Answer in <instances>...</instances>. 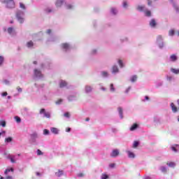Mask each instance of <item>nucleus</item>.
<instances>
[{"label": "nucleus", "mask_w": 179, "mask_h": 179, "mask_svg": "<svg viewBox=\"0 0 179 179\" xmlns=\"http://www.w3.org/2000/svg\"><path fill=\"white\" fill-rule=\"evenodd\" d=\"M20 8L22 10H17L16 12V18L19 23L24 22V13H26V9L27 7L26 5L22 2L20 3Z\"/></svg>", "instance_id": "1"}, {"label": "nucleus", "mask_w": 179, "mask_h": 179, "mask_svg": "<svg viewBox=\"0 0 179 179\" xmlns=\"http://www.w3.org/2000/svg\"><path fill=\"white\" fill-rule=\"evenodd\" d=\"M30 142L31 145H34L35 146L40 145V141H38V134L37 133H33L30 135Z\"/></svg>", "instance_id": "2"}, {"label": "nucleus", "mask_w": 179, "mask_h": 179, "mask_svg": "<svg viewBox=\"0 0 179 179\" xmlns=\"http://www.w3.org/2000/svg\"><path fill=\"white\" fill-rule=\"evenodd\" d=\"M136 9L139 12H144L145 15L148 17H150L152 16V13L150 10H148L145 6H138Z\"/></svg>", "instance_id": "3"}, {"label": "nucleus", "mask_w": 179, "mask_h": 179, "mask_svg": "<svg viewBox=\"0 0 179 179\" xmlns=\"http://www.w3.org/2000/svg\"><path fill=\"white\" fill-rule=\"evenodd\" d=\"M46 34L49 36V38L47 40L48 43H54L58 40V37L52 34V31H51V29H48L46 31Z\"/></svg>", "instance_id": "4"}, {"label": "nucleus", "mask_w": 179, "mask_h": 179, "mask_svg": "<svg viewBox=\"0 0 179 179\" xmlns=\"http://www.w3.org/2000/svg\"><path fill=\"white\" fill-rule=\"evenodd\" d=\"M44 78V75L41 73V71L38 70V69H35L34 70V76L33 78L35 80H40Z\"/></svg>", "instance_id": "5"}, {"label": "nucleus", "mask_w": 179, "mask_h": 179, "mask_svg": "<svg viewBox=\"0 0 179 179\" xmlns=\"http://www.w3.org/2000/svg\"><path fill=\"white\" fill-rule=\"evenodd\" d=\"M2 3H5L6 8H8V9H12L13 8H15V1L13 0H0Z\"/></svg>", "instance_id": "6"}, {"label": "nucleus", "mask_w": 179, "mask_h": 179, "mask_svg": "<svg viewBox=\"0 0 179 179\" xmlns=\"http://www.w3.org/2000/svg\"><path fill=\"white\" fill-rule=\"evenodd\" d=\"M39 114L43 115V118H51V114L50 112L45 111V109L44 108L40 110Z\"/></svg>", "instance_id": "7"}, {"label": "nucleus", "mask_w": 179, "mask_h": 179, "mask_svg": "<svg viewBox=\"0 0 179 179\" xmlns=\"http://www.w3.org/2000/svg\"><path fill=\"white\" fill-rule=\"evenodd\" d=\"M157 44L159 48H163V47H164V42H163V37L160 35L157 37Z\"/></svg>", "instance_id": "8"}, {"label": "nucleus", "mask_w": 179, "mask_h": 179, "mask_svg": "<svg viewBox=\"0 0 179 179\" xmlns=\"http://www.w3.org/2000/svg\"><path fill=\"white\" fill-rule=\"evenodd\" d=\"M120 155V150L114 149L110 153V157H117Z\"/></svg>", "instance_id": "9"}, {"label": "nucleus", "mask_w": 179, "mask_h": 179, "mask_svg": "<svg viewBox=\"0 0 179 179\" xmlns=\"http://www.w3.org/2000/svg\"><path fill=\"white\" fill-rule=\"evenodd\" d=\"M62 48L64 51H69L71 50V48H72V46H71V45L69 43H62Z\"/></svg>", "instance_id": "10"}, {"label": "nucleus", "mask_w": 179, "mask_h": 179, "mask_svg": "<svg viewBox=\"0 0 179 179\" xmlns=\"http://www.w3.org/2000/svg\"><path fill=\"white\" fill-rule=\"evenodd\" d=\"M65 3H66V0H57L55 2V6L57 8H61V6L64 4L65 5Z\"/></svg>", "instance_id": "11"}, {"label": "nucleus", "mask_w": 179, "mask_h": 179, "mask_svg": "<svg viewBox=\"0 0 179 179\" xmlns=\"http://www.w3.org/2000/svg\"><path fill=\"white\" fill-rule=\"evenodd\" d=\"M7 159H9V160H10L11 163H16V160H17V158H16V155H8L7 156Z\"/></svg>", "instance_id": "12"}, {"label": "nucleus", "mask_w": 179, "mask_h": 179, "mask_svg": "<svg viewBox=\"0 0 179 179\" xmlns=\"http://www.w3.org/2000/svg\"><path fill=\"white\" fill-rule=\"evenodd\" d=\"M117 111L119 113L120 118L122 120V118H124V110L122 109V108L119 107L117 108Z\"/></svg>", "instance_id": "13"}, {"label": "nucleus", "mask_w": 179, "mask_h": 179, "mask_svg": "<svg viewBox=\"0 0 179 179\" xmlns=\"http://www.w3.org/2000/svg\"><path fill=\"white\" fill-rule=\"evenodd\" d=\"M169 1H170L171 3H172L173 7L174 8L176 12L177 13H179V7H178V6H177V5L176 4V3L174 2V0H169Z\"/></svg>", "instance_id": "14"}, {"label": "nucleus", "mask_w": 179, "mask_h": 179, "mask_svg": "<svg viewBox=\"0 0 179 179\" xmlns=\"http://www.w3.org/2000/svg\"><path fill=\"white\" fill-rule=\"evenodd\" d=\"M92 90H93V87L90 85H86L85 87V92L87 94L92 93Z\"/></svg>", "instance_id": "15"}, {"label": "nucleus", "mask_w": 179, "mask_h": 179, "mask_svg": "<svg viewBox=\"0 0 179 179\" xmlns=\"http://www.w3.org/2000/svg\"><path fill=\"white\" fill-rule=\"evenodd\" d=\"M50 131L52 132V134H54L55 135H58V134H59V129L55 127H51Z\"/></svg>", "instance_id": "16"}, {"label": "nucleus", "mask_w": 179, "mask_h": 179, "mask_svg": "<svg viewBox=\"0 0 179 179\" xmlns=\"http://www.w3.org/2000/svg\"><path fill=\"white\" fill-rule=\"evenodd\" d=\"M127 156L129 159H135V154L130 150L127 151Z\"/></svg>", "instance_id": "17"}, {"label": "nucleus", "mask_w": 179, "mask_h": 179, "mask_svg": "<svg viewBox=\"0 0 179 179\" xmlns=\"http://www.w3.org/2000/svg\"><path fill=\"white\" fill-rule=\"evenodd\" d=\"M171 150H173V152H175V153H177V152H179V145H172L171 147Z\"/></svg>", "instance_id": "18"}, {"label": "nucleus", "mask_w": 179, "mask_h": 179, "mask_svg": "<svg viewBox=\"0 0 179 179\" xmlns=\"http://www.w3.org/2000/svg\"><path fill=\"white\" fill-rule=\"evenodd\" d=\"M138 128H139V124L134 123L130 127V131H134L138 129Z\"/></svg>", "instance_id": "19"}, {"label": "nucleus", "mask_w": 179, "mask_h": 179, "mask_svg": "<svg viewBox=\"0 0 179 179\" xmlns=\"http://www.w3.org/2000/svg\"><path fill=\"white\" fill-rule=\"evenodd\" d=\"M69 101H74V100H77L76 95L75 94H70L68 96Z\"/></svg>", "instance_id": "20"}, {"label": "nucleus", "mask_w": 179, "mask_h": 179, "mask_svg": "<svg viewBox=\"0 0 179 179\" xmlns=\"http://www.w3.org/2000/svg\"><path fill=\"white\" fill-rule=\"evenodd\" d=\"M7 31L10 36H13V34H15V29H13L12 27H8Z\"/></svg>", "instance_id": "21"}, {"label": "nucleus", "mask_w": 179, "mask_h": 179, "mask_svg": "<svg viewBox=\"0 0 179 179\" xmlns=\"http://www.w3.org/2000/svg\"><path fill=\"white\" fill-rule=\"evenodd\" d=\"M68 85V83L64 80H61L59 82V87H66V85Z\"/></svg>", "instance_id": "22"}, {"label": "nucleus", "mask_w": 179, "mask_h": 179, "mask_svg": "<svg viewBox=\"0 0 179 179\" xmlns=\"http://www.w3.org/2000/svg\"><path fill=\"white\" fill-rule=\"evenodd\" d=\"M177 59H178V57H177V55H171L169 57V61H171V62H176Z\"/></svg>", "instance_id": "23"}, {"label": "nucleus", "mask_w": 179, "mask_h": 179, "mask_svg": "<svg viewBox=\"0 0 179 179\" xmlns=\"http://www.w3.org/2000/svg\"><path fill=\"white\" fill-rule=\"evenodd\" d=\"M118 72H120V70L118 69V66H117L116 65L113 66L112 67V73H118Z\"/></svg>", "instance_id": "24"}, {"label": "nucleus", "mask_w": 179, "mask_h": 179, "mask_svg": "<svg viewBox=\"0 0 179 179\" xmlns=\"http://www.w3.org/2000/svg\"><path fill=\"white\" fill-rule=\"evenodd\" d=\"M64 176V171L62 170H59L57 172H55V176L56 177H62Z\"/></svg>", "instance_id": "25"}, {"label": "nucleus", "mask_w": 179, "mask_h": 179, "mask_svg": "<svg viewBox=\"0 0 179 179\" xmlns=\"http://www.w3.org/2000/svg\"><path fill=\"white\" fill-rule=\"evenodd\" d=\"M38 36H43V32H39L38 34H34L32 35V38H35V40H40Z\"/></svg>", "instance_id": "26"}, {"label": "nucleus", "mask_w": 179, "mask_h": 179, "mask_svg": "<svg viewBox=\"0 0 179 179\" xmlns=\"http://www.w3.org/2000/svg\"><path fill=\"white\" fill-rule=\"evenodd\" d=\"M166 164L169 167H171L172 169H174V167H176V162H167Z\"/></svg>", "instance_id": "27"}, {"label": "nucleus", "mask_w": 179, "mask_h": 179, "mask_svg": "<svg viewBox=\"0 0 179 179\" xmlns=\"http://www.w3.org/2000/svg\"><path fill=\"white\" fill-rule=\"evenodd\" d=\"M171 72H172V73H174L175 75H179V69L171 68Z\"/></svg>", "instance_id": "28"}, {"label": "nucleus", "mask_w": 179, "mask_h": 179, "mask_svg": "<svg viewBox=\"0 0 179 179\" xmlns=\"http://www.w3.org/2000/svg\"><path fill=\"white\" fill-rule=\"evenodd\" d=\"M13 171H14L13 168H9V169H6V171L4 172V174L6 176H8V174H9V173H10V172L13 173Z\"/></svg>", "instance_id": "29"}, {"label": "nucleus", "mask_w": 179, "mask_h": 179, "mask_svg": "<svg viewBox=\"0 0 179 179\" xmlns=\"http://www.w3.org/2000/svg\"><path fill=\"white\" fill-rule=\"evenodd\" d=\"M138 80V76H132L131 77H130V82H131V83H135V82Z\"/></svg>", "instance_id": "30"}, {"label": "nucleus", "mask_w": 179, "mask_h": 179, "mask_svg": "<svg viewBox=\"0 0 179 179\" xmlns=\"http://www.w3.org/2000/svg\"><path fill=\"white\" fill-rule=\"evenodd\" d=\"M171 108L173 113H177V108L176 107V105H174V103H171Z\"/></svg>", "instance_id": "31"}, {"label": "nucleus", "mask_w": 179, "mask_h": 179, "mask_svg": "<svg viewBox=\"0 0 179 179\" xmlns=\"http://www.w3.org/2000/svg\"><path fill=\"white\" fill-rule=\"evenodd\" d=\"M66 9H73V4L68 3L66 1L65 3Z\"/></svg>", "instance_id": "32"}, {"label": "nucleus", "mask_w": 179, "mask_h": 179, "mask_svg": "<svg viewBox=\"0 0 179 179\" xmlns=\"http://www.w3.org/2000/svg\"><path fill=\"white\" fill-rule=\"evenodd\" d=\"M33 45H34V43H33V41H29L27 43V47L28 48H31V47H33Z\"/></svg>", "instance_id": "33"}, {"label": "nucleus", "mask_w": 179, "mask_h": 179, "mask_svg": "<svg viewBox=\"0 0 179 179\" xmlns=\"http://www.w3.org/2000/svg\"><path fill=\"white\" fill-rule=\"evenodd\" d=\"M110 13H112V15H117V13H118V10L115 8H112L110 9Z\"/></svg>", "instance_id": "34"}, {"label": "nucleus", "mask_w": 179, "mask_h": 179, "mask_svg": "<svg viewBox=\"0 0 179 179\" xmlns=\"http://www.w3.org/2000/svg\"><path fill=\"white\" fill-rule=\"evenodd\" d=\"M101 75L103 78H108V72L107 71H101Z\"/></svg>", "instance_id": "35"}, {"label": "nucleus", "mask_w": 179, "mask_h": 179, "mask_svg": "<svg viewBox=\"0 0 179 179\" xmlns=\"http://www.w3.org/2000/svg\"><path fill=\"white\" fill-rule=\"evenodd\" d=\"M139 146V141H135L133 143V148L134 149H136Z\"/></svg>", "instance_id": "36"}, {"label": "nucleus", "mask_w": 179, "mask_h": 179, "mask_svg": "<svg viewBox=\"0 0 179 179\" xmlns=\"http://www.w3.org/2000/svg\"><path fill=\"white\" fill-rule=\"evenodd\" d=\"M150 26L151 27H155L156 26V21L155 20H152L150 22Z\"/></svg>", "instance_id": "37"}, {"label": "nucleus", "mask_w": 179, "mask_h": 179, "mask_svg": "<svg viewBox=\"0 0 179 179\" xmlns=\"http://www.w3.org/2000/svg\"><path fill=\"white\" fill-rule=\"evenodd\" d=\"M159 170L162 173H167V168L166 166H161Z\"/></svg>", "instance_id": "38"}, {"label": "nucleus", "mask_w": 179, "mask_h": 179, "mask_svg": "<svg viewBox=\"0 0 179 179\" xmlns=\"http://www.w3.org/2000/svg\"><path fill=\"white\" fill-rule=\"evenodd\" d=\"M110 92H111V93H114V92H115V87H114V84H110Z\"/></svg>", "instance_id": "39"}, {"label": "nucleus", "mask_w": 179, "mask_h": 179, "mask_svg": "<svg viewBox=\"0 0 179 179\" xmlns=\"http://www.w3.org/2000/svg\"><path fill=\"white\" fill-rule=\"evenodd\" d=\"M150 100V98H149V96H144V98H143L141 99V101H143V103L146 102V101H149Z\"/></svg>", "instance_id": "40"}, {"label": "nucleus", "mask_w": 179, "mask_h": 179, "mask_svg": "<svg viewBox=\"0 0 179 179\" xmlns=\"http://www.w3.org/2000/svg\"><path fill=\"white\" fill-rule=\"evenodd\" d=\"M3 83H4V85H6L7 86H9L10 85V81L8 79H4L3 80Z\"/></svg>", "instance_id": "41"}, {"label": "nucleus", "mask_w": 179, "mask_h": 179, "mask_svg": "<svg viewBox=\"0 0 179 179\" xmlns=\"http://www.w3.org/2000/svg\"><path fill=\"white\" fill-rule=\"evenodd\" d=\"M0 127L5 128V127H6V122L5 120H0Z\"/></svg>", "instance_id": "42"}, {"label": "nucleus", "mask_w": 179, "mask_h": 179, "mask_svg": "<svg viewBox=\"0 0 179 179\" xmlns=\"http://www.w3.org/2000/svg\"><path fill=\"white\" fill-rule=\"evenodd\" d=\"M12 141H13V138H12V137H8L5 139V142H6L7 143L12 142Z\"/></svg>", "instance_id": "43"}, {"label": "nucleus", "mask_w": 179, "mask_h": 179, "mask_svg": "<svg viewBox=\"0 0 179 179\" xmlns=\"http://www.w3.org/2000/svg\"><path fill=\"white\" fill-rule=\"evenodd\" d=\"M176 31H174V29H171L169 31V36H173L175 34Z\"/></svg>", "instance_id": "44"}, {"label": "nucleus", "mask_w": 179, "mask_h": 179, "mask_svg": "<svg viewBox=\"0 0 179 179\" xmlns=\"http://www.w3.org/2000/svg\"><path fill=\"white\" fill-rule=\"evenodd\" d=\"M15 120L16 122H17V124H19L22 122V119H20V117H19L18 116H15Z\"/></svg>", "instance_id": "45"}, {"label": "nucleus", "mask_w": 179, "mask_h": 179, "mask_svg": "<svg viewBox=\"0 0 179 179\" xmlns=\"http://www.w3.org/2000/svg\"><path fill=\"white\" fill-rule=\"evenodd\" d=\"M3 61H5L3 56H0V66H1L2 64H3Z\"/></svg>", "instance_id": "46"}, {"label": "nucleus", "mask_w": 179, "mask_h": 179, "mask_svg": "<svg viewBox=\"0 0 179 179\" xmlns=\"http://www.w3.org/2000/svg\"><path fill=\"white\" fill-rule=\"evenodd\" d=\"M101 179H108V175L103 173L101 176Z\"/></svg>", "instance_id": "47"}, {"label": "nucleus", "mask_w": 179, "mask_h": 179, "mask_svg": "<svg viewBox=\"0 0 179 179\" xmlns=\"http://www.w3.org/2000/svg\"><path fill=\"white\" fill-rule=\"evenodd\" d=\"M122 6L124 8H128V2H127V1H124L123 3H122Z\"/></svg>", "instance_id": "48"}, {"label": "nucleus", "mask_w": 179, "mask_h": 179, "mask_svg": "<svg viewBox=\"0 0 179 179\" xmlns=\"http://www.w3.org/2000/svg\"><path fill=\"white\" fill-rule=\"evenodd\" d=\"M118 64L120 68H124V63H122V60L119 59L118 60Z\"/></svg>", "instance_id": "49"}, {"label": "nucleus", "mask_w": 179, "mask_h": 179, "mask_svg": "<svg viewBox=\"0 0 179 179\" xmlns=\"http://www.w3.org/2000/svg\"><path fill=\"white\" fill-rule=\"evenodd\" d=\"M43 135H50V131L47 129L43 130Z\"/></svg>", "instance_id": "50"}, {"label": "nucleus", "mask_w": 179, "mask_h": 179, "mask_svg": "<svg viewBox=\"0 0 179 179\" xmlns=\"http://www.w3.org/2000/svg\"><path fill=\"white\" fill-rule=\"evenodd\" d=\"M45 12H46L47 13H51L52 12V8H45Z\"/></svg>", "instance_id": "51"}, {"label": "nucleus", "mask_w": 179, "mask_h": 179, "mask_svg": "<svg viewBox=\"0 0 179 179\" xmlns=\"http://www.w3.org/2000/svg\"><path fill=\"white\" fill-rule=\"evenodd\" d=\"M36 153H37L38 156H43V153L42 152V151L40 150H36Z\"/></svg>", "instance_id": "52"}, {"label": "nucleus", "mask_w": 179, "mask_h": 179, "mask_svg": "<svg viewBox=\"0 0 179 179\" xmlns=\"http://www.w3.org/2000/svg\"><path fill=\"white\" fill-rule=\"evenodd\" d=\"M95 54H97V50L96 49H93L91 51V55H95Z\"/></svg>", "instance_id": "53"}, {"label": "nucleus", "mask_w": 179, "mask_h": 179, "mask_svg": "<svg viewBox=\"0 0 179 179\" xmlns=\"http://www.w3.org/2000/svg\"><path fill=\"white\" fill-rule=\"evenodd\" d=\"M167 80H169V82H173V80H174V78L172 76H168Z\"/></svg>", "instance_id": "54"}, {"label": "nucleus", "mask_w": 179, "mask_h": 179, "mask_svg": "<svg viewBox=\"0 0 179 179\" xmlns=\"http://www.w3.org/2000/svg\"><path fill=\"white\" fill-rule=\"evenodd\" d=\"M62 101H63L62 99H58V100L56 101V104H57V105L62 104Z\"/></svg>", "instance_id": "55"}, {"label": "nucleus", "mask_w": 179, "mask_h": 179, "mask_svg": "<svg viewBox=\"0 0 179 179\" xmlns=\"http://www.w3.org/2000/svg\"><path fill=\"white\" fill-rule=\"evenodd\" d=\"M1 96H2V97H6V96H8V92H4L1 93Z\"/></svg>", "instance_id": "56"}, {"label": "nucleus", "mask_w": 179, "mask_h": 179, "mask_svg": "<svg viewBox=\"0 0 179 179\" xmlns=\"http://www.w3.org/2000/svg\"><path fill=\"white\" fill-rule=\"evenodd\" d=\"M64 117H66V118H69V117H71V115L69 114V113H65Z\"/></svg>", "instance_id": "57"}, {"label": "nucleus", "mask_w": 179, "mask_h": 179, "mask_svg": "<svg viewBox=\"0 0 179 179\" xmlns=\"http://www.w3.org/2000/svg\"><path fill=\"white\" fill-rule=\"evenodd\" d=\"M110 169H114L115 167V164H109Z\"/></svg>", "instance_id": "58"}, {"label": "nucleus", "mask_w": 179, "mask_h": 179, "mask_svg": "<svg viewBox=\"0 0 179 179\" xmlns=\"http://www.w3.org/2000/svg\"><path fill=\"white\" fill-rule=\"evenodd\" d=\"M17 92H18V93H22V88H20V87H17Z\"/></svg>", "instance_id": "59"}, {"label": "nucleus", "mask_w": 179, "mask_h": 179, "mask_svg": "<svg viewBox=\"0 0 179 179\" xmlns=\"http://www.w3.org/2000/svg\"><path fill=\"white\" fill-rule=\"evenodd\" d=\"M130 90H131V87H128L125 90V93H129Z\"/></svg>", "instance_id": "60"}, {"label": "nucleus", "mask_w": 179, "mask_h": 179, "mask_svg": "<svg viewBox=\"0 0 179 179\" xmlns=\"http://www.w3.org/2000/svg\"><path fill=\"white\" fill-rule=\"evenodd\" d=\"M162 85H163V83H162V82H159V83H158L157 84V87H160V86H162Z\"/></svg>", "instance_id": "61"}, {"label": "nucleus", "mask_w": 179, "mask_h": 179, "mask_svg": "<svg viewBox=\"0 0 179 179\" xmlns=\"http://www.w3.org/2000/svg\"><path fill=\"white\" fill-rule=\"evenodd\" d=\"M66 132H71V128L70 127L66 128Z\"/></svg>", "instance_id": "62"}, {"label": "nucleus", "mask_w": 179, "mask_h": 179, "mask_svg": "<svg viewBox=\"0 0 179 179\" xmlns=\"http://www.w3.org/2000/svg\"><path fill=\"white\" fill-rule=\"evenodd\" d=\"M6 179H13V178L12 176H7Z\"/></svg>", "instance_id": "63"}, {"label": "nucleus", "mask_w": 179, "mask_h": 179, "mask_svg": "<svg viewBox=\"0 0 179 179\" xmlns=\"http://www.w3.org/2000/svg\"><path fill=\"white\" fill-rule=\"evenodd\" d=\"M143 179H152V178L150 177H149V176H146Z\"/></svg>", "instance_id": "64"}]
</instances>
